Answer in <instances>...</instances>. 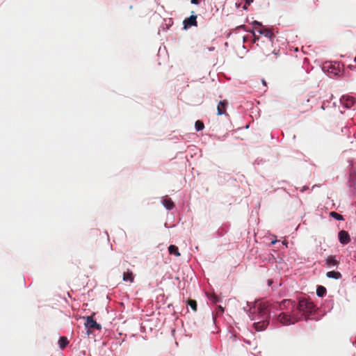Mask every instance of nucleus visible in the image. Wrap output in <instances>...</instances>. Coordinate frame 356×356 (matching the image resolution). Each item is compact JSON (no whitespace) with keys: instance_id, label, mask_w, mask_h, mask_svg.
Returning <instances> with one entry per match:
<instances>
[{"instance_id":"1","label":"nucleus","mask_w":356,"mask_h":356,"mask_svg":"<svg viewBox=\"0 0 356 356\" xmlns=\"http://www.w3.org/2000/svg\"><path fill=\"white\" fill-rule=\"evenodd\" d=\"M270 305L268 302H259L257 305L254 309L257 312V317L254 320L253 325L257 331L264 330L269 324V319L270 316V312L269 308Z\"/></svg>"},{"instance_id":"2","label":"nucleus","mask_w":356,"mask_h":356,"mask_svg":"<svg viewBox=\"0 0 356 356\" xmlns=\"http://www.w3.org/2000/svg\"><path fill=\"white\" fill-rule=\"evenodd\" d=\"M263 46L260 47L261 56L260 59L261 61H265L268 57H270V60H273L277 58L278 54L275 49H272V41L267 40L266 42L262 41Z\"/></svg>"},{"instance_id":"3","label":"nucleus","mask_w":356,"mask_h":356,"mask_svg":"<svg viewBox=\"0 0 356 356\" xmlns=\"http://www.w3.org/2000/svg\"><path fill=\"white\" fill-rule=\"evenodd\" d=\"M300 319L301 316L299 315V313H296L294 312H291V314H289L287 312H282L277 317L278 321L284 325L294 324L295 323L299 321Z\"/></svg>"},{"instance_id":"4","label":"nucleus","mask_w":356,"mask_h":356,"mask_svg":"<svg viewBox=\"0 0 356 356\" xmlns=\"http://www.w3.org/2000/svg\"><path fill=\"white\" fill-rule=\"evenodd\" d=\"M297 309L301 314H299L301 317L302 316H309L315 312L314 304L307 299H302L299 300Z\"/></svg>"},{"instance_id":"5","label":"nucleus","mask_w":356,"mask_h":356,"mask_svg":"<svg viewBox=\"0 0 356 356\" xmlns=\"http://www.w3.org/2000/svg\"><path fill=\"white\" fill-rule=\"evenodd\" d=\"M94 314L89 316H84L83 318L86 321L84 323V325L86 328L88 330L87 333L89 334L90 332H92L94 330H99L102 328V326L100 324L97 323L94 319H93Z\"/></svg>"},{"instance_id":"6","label":"nucleus","mask_w":356,"mask_h":356,"mask_svg":"<svg viewBox=\"0 0 356 356\" xmlns=\"http://www.w3.org/2000/svg\"><path fill=\"white\" fill-rule=\"evenodd\" d=\"M296 306V302L289 299H285L280 303V309H290L291 313L294 312L293 309Z\"/></svg>"},{"instance_id":"7","label":"nucleus","mask_w":356,"mask_h":356,"mask_svg":"<svg viewBox=\"0 0 356 356\" xmlns=\"http://www.w3.org/2000/svg\"><path fill=\"white\" fill-rule=\"evenodd\" d=\"M228 105V102L227 100L220 101L217 106V115H227V106Z\"/></svg>"},{"instance_id":"8","label":"nucleus","mask_w":356,"mask_h":356,"mask_svg":"<svg viewBox=\"0 0 356 356\" xmlns=\"http://www.w3.org/2000/svg\"><path fill=\"white\" fill-rule=\"evenodd\" d=\"M339 240L343 245H346L350 242V236L348 232L341 230L339 232Z\"/></svg>"},{"instance_id":"9","label":"nucleus","mask_w":356,"mask_h":356,"mask_svg":"<svg viewBox=\"0 0 356 356\" xmlns=\"http://www.w3.org/2000/svg\"><path fill=\"white\" fill-rule=\"evenodd\" d=\"M341 102L346 108H350L355 104V99L348 95H343L341 99Z\"/></svg>"},{"instance_id":"10","label":"nucleus","mask_w":356,"mask_h":356,"mask_svg":"<svg viewBox=\"0 0 356 356\" xmlns=\"http://www.w3.org/2000/svg\"><path fill=\"white\" fill-rule=\"evenodd\" d=\"M325 264L328 268L337 266L339 264V261L337 260L336 257L330 255L325 259Z\"/></svg>"},{"instance_id":"11","label":"nucleus","mask_w":356,"mask_h":356,"mask_svg":"<svg viewBox=\"0 0 356 356\" xmlns=\"http://www.w3.org/2000/svg\"><path fill=\"white\" fill-rule=\"evenodd\" d=\"M257 31L259 34L264 35L268 40H271V38L274 36V33L271 30L264 28V26L260 28Z\"/></svg>"},{"instance_id":"12","label":"nucleus","mask_w":356,"mask_h":356,"mask_svg":"<svg viewBox=\"0 0 356 356\" xmlns=\"http://www.w3.org/2000/svg\"><path fill=\"white\" fill-rule=\"evenodd\" d=\"M196 19H197L196 15H193L190 16L188 18L186 19L184 21V26L185 27L192 26H197Z\"/></svg>"},{"instance_id":"13","label":"nucleus","mask_w":356,"mask_h":356,"mask_svg":"<svg viewBox=\"0 0 356 356\" xmlns=\"http://www.w3.org/2000/svg\"><path fill=\"white\" fill-rule=\"evenodd\" d=\"M134 280V275L132 271L128 270L127 272L123 273V280L124 282H133Z\"/></svg>"},{"instance_id":"14","label":"nucleus","mask_w":356,"mask_h":356,"mask_svg":"<svg viewBox=\"0 0 356 356\" xmlns=\"http://www.w3.org/2000/svg\"><path fill=\"white\" fill-rule=\"evenodd\" d=\"M326 276L328 277V278H333V279H335V280H339V279H341L342 275L341 274V273L338 272V271H329L326 273Z\"/></svg>"},{"instance_id":"15","label":"nucleus","mask_w":356,"mask_h":356,"mask_svg":"<svg viewBox=\"0 0 356 356\" xmlns=\"http://www.w3.org/2000/svg\"><path fill=\"white\" fill-rule=\"evenodd\" d=\"M168 252L170 254H173L176 257H179L181 255L180 252H179L178 248L175 245H170L168 247Z\"/></svg>"},{"instance_id":"16","label":"nucleus","mask_w":356,"mask_h":356,"mask_svg":"<svg viewBox=\"0 0 356 356\" xmlns=\"http://www.w3.org/2000/svg\"><path fill=\"white\" fill-rule=\"evenodd\" d=\"M163 206L168 210H171L175 207L174 202L170 198H165L163 201Z\"/></svg>"},{"instance_id":"17","label":"nucleus","mask_w":356,"mask_h":356,"mask_svg":"<svg viewBox=\"0 0 356 356\" xmlns=\"http://www.w3.org/2000/svg\"><path fill=\"white\" fill-rule=\"evenodd\" d=\"M68 343H69V341L67 339V337H61L59 339L58 344L61 349H64L67 346Z\"/></svg>"},{"instance_id":"18","label":"nucleus","mask_w":356,"mask_h":356,"mask_svg":"<svg viewBox=\"0 0 356 356\" xmlns=\"http://www.w3.org/2000/svg\"><path fill=\"white\" fill-rule=\"evenodd\" d=\"M326 289L323 286H318L316 289V294L319 297H323L326 293Z\"/></svg>"},{"instance_id":"19","label":"nucleus","mask_w":356,"mask_h":356,"mask_svg":"<svg viewBox=\"0 0 356 356\" xmlns=\"http://www.w3.org/2000/svg\"><path fill=\"white\" fill-rule=\"evenodd\" d=\"M208 298L211 302L213 303L220 302V298L215 293L209 294L208 296Z\"/></svg>"},{"instance_id":"20","label":"nucleus","mask_w":356,"mask_h":356,"mask_svg":"<svg viewBox=\"0 0 356 356\" xmlns=\"http://www.w3.org/2000/svg\"><path fill=\"white\" fill-rule=\"evenodd\" d=\"M195 129L197 131H202L204 128V123L200 120H197L195 124Z\"/></svg>"},{"instance_id":"21","label":"nucleus","mask_w":356,"mask_h":356,"mask_svg":"<svg viewBox=\"0 0 356 356\" xmlns=\"http://www.w3.org/2000/svg\"><path fill=\"white\" fill-rule=\"evenodd\" d=\"M188 305H190L194 312L197 311V302L195 300L189 299L188 300Z\"/></svg>"},{"instance_id":"22","label":"nucleus","mask_w":356,"mask_h":356,"mask_svg":"<svg viewBox=\"0 0 356 356\" xmlns=\"http://www.w3.org/2000/svg\"><path fill=\"white\" fill-rule=\"evenodd\" d=\"M330 216L335 218L336 220H343V217L342 215L337 213V212H334V211H332L330 213Z\"/></svg>"},{"instance_id":"23","label":"nucleus","mask_w":356,"mask_h":356,"mask_svg":"<svg viewBox=\"0 0 356 356\" xmlns=\"http://www.w3.org/2000/svg\"><path fill=\"white\" fill-rule=\"evenodd\" d=\"M330 72L333 73V74H334L335 75H337V74L340 72V70H337V67H335V65H332V66L330 67Z\"/></svg>"},{"instance_id":"24","label":"nucleus","mask_w":356,"mask_h":356,"mask_svg":"<svg viewBox=\"0 0 356 356\" xmlns=\"http://www.w3.org/2000/svg\"><path fill=\"white\" fill-rule=\"evenodd\" d=\"M252 24H253V25L254 26V28H255V29H257V26H259V29H260V28H261V27H263V26H262L261 23V22H259L254 21Z\"/></svg>"},{"instance_id":"25","label":"nucleus","mask_w":356,"mask_h":356,"mask_svg":"<svg viewBox=\"0 0 356 356\" xmlns=\"http://www.w3.org/2000/svg\"><path fill=\"white\" fill-rule=\"evenodd\" d=\"M191 3L193 4H198L200 2L199 0H191Z\"/></svg>"},{"instance_id":"26","label":"nucleus","mask_w":356,"mask_h":356,"mask_svg":"<svg viewBox=\"0 0 356 356\" xmlns=\"http://www.w3.org/2000/svg\"><path fill=\"white\" fill-rule=\"evenodd\" d=\"M259 39V36H256L255 35H254V42H255L257 40H258Z\"/></svg>"},{"instance_id":"27","label":"nucleus","mask_w":356,"mask_h":356,"mask_svg":"<svg viewBox=\"0 0 356 356\" xmlns=\"http://www.w3.org/2000/svg\"><path fill=\"white\" fill-rule=\"evenodd\" d=\"M254 0H246V3L250 5L251 2H252Z\"/></svg>"},{"instance_id":"28","label":"nucleus","mask_w":356,"mask_h":356,"mask_svg":"<svg viewBox=\"0 0 356 356\" xmlns=\"http://www.w3.org/2000/svg\"><path fill=\"white\" fill-rule=\"evenodd\" d=\"M218 307H219V309H220V311H221L222 312H224V309H223V308H222L221 306H219Z\"/></svg>"},{"instance_id":"29","label":"nucleus","mask_w":356,"mask_h":356,"mask_svg":"<svg viewBox=\"0 0 356 356\" xmlns=\"http://www.w3.org/2000/svg\"><path fill=\"white\" fill-rule=\"evenodd\" d=\"M355 61L356 62V56H355Z\"/></svg>"}]
</instances>
